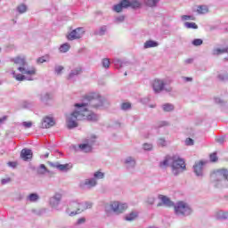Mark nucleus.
I'll return each instance as SVG.
<instances>
[{
  "instance_id": "obj_43",
  "label": "nucleus",
  "mask_w": 228,
  "mask_h": 228,
  "mask_svg": "<svg viewBox=\"0 0 228 228\" xmlns=\"http://www.w3.org/2000/svg\"><path fill=\"white\" fill-rule=\"evenodd\" d=\"M191 44L194 45V47H199L204 44V41L200 38H196L191 42Z\"/></svg>"
},
{
  "instance_id": "obj_56",
  "label": "nucleus",
  "mask_w": 228,
  "mask_h": 228,
  "mask_svg": "<svg viewBox=\"0 0 228 228\" xmlns=\"http://www.w3.org/2000/svg\"><path fill=\"white\" fill-rule=\"evenodd\" d=\"M193 143H195V141H193V139L191 138H187L185 140V145L191 146L193 145Z\"/></svg>"
},
{
  "instance_id": "obj_18",
  "label": "nucleus",
  "mask_w": 228,
  "mask_h": 228,
  "mask_svg": "<svg viewBox=\"0 0 228 228\" xmlns=\"http://www.w3.org/2000/svg\"><path fill=\"white\" fill-rule=\"evenodd\" d=\"M126 170H133L136 167V159L133 157H126L124 160Z\"/></svg>"
},
{
  "instance_id": "obj_1",
  "label": "nucleus",
  "mask_w": 228,
  "mask_h": 228,
  "mask_svg": "<svg viewBox=\"0 0 228 228\" xmlns=\"http://www.w3.org/2000/svg\"><path fill=\"white\" fill-rule=\"evenodd\" d=\"M86 102L76 103L75 111L66 116V126L69 129H76L79 126V120H88V122H97L99 116L90 110L88 106L92 108H100L104 106V98L99 96L94 98L92 95L86 96Z\"/></svg>"
},
{
  "instance_id": "obj_34",
  "label": "nucleus",
  "mask_w": 228,
  "mask_h": 228,
  "mask_svg": "<svg viewBox=\"0 0 228 228\" xmlns=\"http://www.w3.org/2000/svg\"><path fill=\"white\" fill-rule=\"evenodd\" d=\"M27 200H28V202H37V200H40V196L37 193H30L27 197Z\"/></svg>"
},
{
  "instance_id": "obj_30",
  "label": "nucleus",
  "mask_w": 228,
  "mask_h": 228,
  "mask_svg": "<svg viewBox=\"0 0 228 228\" xmlns=\"http://www.w3.org/2000/svg\"><path fill=\"white\" fill-rule=\"evenodd\" d=\"M159 44L156 41L148 40L144 43V49H151V47H158Z\"/></svg>"
},
{
  "instance_id": "obj_63",
  "label": "nucleus",
  "mask_w": 228,
  "mask_h": 228,
  "mask_svg": "<svg viewBox=\"0 0 228 228\" xmlns=\"http://www.w3.org/2000/svg\"><path fill=\"white\" fill-rule=\"evenodd\" d=\"M187 65L193 63V58H190L184 61Z\"/></svg>"
},
{
  "instance_id": "obj_60",
  "label": "nucleus",
  "mask_w": 228,
  "mask_h": 228,
  "mask_svg": "<svg viewBox=\"0 0 228 228\" xmlns=\"http://www.w3.org/2000/svg\"><path fill=\"white\" fill-rule=\"evenodd\" d=\"M8 167H11V168H17V162H8Z\"/></svg>"
},
{
  "instance_id": "obj_36",
  "label": "nucleus",
  "mask_w": 228,
  "mask_h": 228,
  "mask_svg": "<svg viewBox=\"0 0 228 228\" xmlns=\"http://www.w3.org/2000/svg\"><path fill=\"white\" fill-rule=\"evenodd\" d=\"M184 28L187 29H199V26L195 22H184L183 23Z\"/></svg>"
},
{
  "instance_id": "obj_52",
  "label": "nucleus",
  "mask_w": 228,
  "mask_h": 228,
  "mask_svg": "<svg viewBox=\"0 0 228 228\" xmlns=\"http://www.w3.org/2000/svg\"><path fill=\"white\" fill-rule=\"evenodd\" d=\"M63 69H64L63 66H56L54 70H55L56 74L58 76H60V74H61Z\"/></svg>"
},
{
  "instance_id": "obj_51",
  "label": "nucleus",
  "mask_w": 228,
  "mask_h": 228,
  "mask_svg": "<svg viewBox=\"0 0 228 228\" xmlns=\"http://www.w3.org/2000/svg\"><path fill=\"white\" fill-rule=\"evenodd\" d=\"M146 202H147V204H150V206H152V204H154V202H156V198L148 197Z\"/></svg>"
},
{
  "instance_id": "obj_54",
  "label": "nucleus",
  "mask_w": 228,
  "mask_h": 228,
  "mask_svg": "<svg viewBox=\"0 0 228 228\" xmlns=\"http://www.w3.org/2000/svg\"><path fill=\"white\" fill-rule=\"evenodd\" d=\"M142 149H144V151H151L152 150V144H151V143H144L142 145Z\"/></svg>"
},
{
  "instance_id": "obj_46",
  "label": "nucleus",
  "mask_w": 228,
  "mask_h": 228,
  "mask_svg": "<svg viewBox=\"0 0 228 228\" xmlns=\"http://www.w3.org/2000/svg\"><path fill=\"white\" fill-rule=\"evenodd\" d=\"M124 20H126V16L124 15L118 16L115 19L116 24H120V22H124Z\"/></svg>"
},
{
  "instance_id": "obj_28",
  "label": "nucleus",
  "mask_w": 228,
  "mask_h": 228,
  "mask_svg": "<svg viewBox=\"0 0 228 228\" xmlns=\"http://www.w3.org/2000/svg\"><path fill=\"white\" fill-rule=\"evenodd\" d=\"M162 110L166 113H170V111H174V110H175V107L172 103H164L162 105Z\"/></svg>"
},
{
  "instance_id": "obj_22",
  "label": "nucleus",
  "mask_w": 228,
  "mask_h": 228,
  "mask_svg": "<svg viewBox=\"0 0 228 228\" xmlns=\"http://www.w3.org/2000/svg\"><path fill=\"white\" fill-rule=\"evenodd\" d=\"M216 219L224 222L228 219V212L224 210H219L216 213Z\"/></svg>"
},
{
  "instance_id": "obj_37",
  "label": "nucleus",
  "mask_w": 228,
  "mask_h": 228,
  "mask_svg": "<svg viewBox=\"0 0 228 228\" xmlns=\"http://www.w3.org/2000/svg\"><path fill=\"white\" fill-rule=\"evenodd\" d=\"M95 138H96L95 135H93V136L86 139L85 143H86L90 147L94 148V145L95 144Z\"/></svg>"
},
{
  "instance_id": "obj_3",
  "label": "nucleus",
  "mask_w": 228,
  "mask_h": 228,
  "mask_svg": "<svg viewBox=\"0 0 228 228\" xmlns=\"http://www.w3.org/2000/svg\"><path fill=\"white\" fill-rule=\"evenodd\" d=\"M210 181L215 188H227L228 170L222 168L214 171L210 175Z\"/></svg>"
},
{
  "instance_id": "obj_55",
  "label": "nucleus",
  "mask_w": 228,
  "mask_h": 228,
  "mask_svg": "<svg viewBox=\"0 0 228 228\" xmlns=\"http://www.w3.org/2000/svg\"><path fill=\"white\" fill-rule=\"evenodd\" d=\"M182 20H194V18L191 15H183Z\"/></svg>"
},
{
  "instance_id": "obj_27",
  "label": "nucleus",
  "mask_w": 228,
  "mask_h": 228,
  "mask_svg": "<svg viewBox=\"0 0 228 228\" xmlns=\"http://www.w3.org/2000/svg\"><path fill=\"white\" fill-rule=\"evenodd\" d=\"M78 148L82 152H92L94 149L92 146L88 145L86 142L79 144Z\"/></svg>"
},
{
  "instance_id": "obj_61",
  "label": "nucleus",
  "mask_w": 228,
  "mask_h": 228,
  "mask_svg": "<svg viewBox=\"0 0 228 228\" xmlns=\"http://www.w3.org/2000/svg\"><path fill=\"white\" fill-rule=\"evenodd\" d=\"M45 61H47V60H45V57H39L37 59V63H45Z\"/></svg>"
},
{
  "instance_id": "obj_10",
  "label": "nucleus",
  "mask_w": 228,
  "mask_h": 228,
  "mask_svg": "<svg viewBox=\"0 0 228 228\" xmlns=\"http://www.w3.org/2000/svg\"><path fill=\"white\" fill-rule=\"evenodd\" d=\"M204 161L201 160L198 163H195V165L193 166V172L196 177H200V179L204 177Z\"/></svg>"
},
{
  "instance_id": "obj_57",
  "label": "nucleus",
  "mask_w": 228,
  "mask_h": 228,
  "mask_svg": "<svg viewBox=\"0 0 228 228\" xmlns=\"http://www.w3.org/2000/svg\"><path fill=\"white\" fill-rule=\"evenodd\" d=\"M165 126H168V122L167 121H160L159 124H157V128H159V127H165Z\"/></svg>"
},
{
  "instance_id": "obj_19",
  "label": "nucleus",
  "mask_w": 228,
  "mask_h": 228,
  "mask_svg": "<svg viewBox=\"0 0 228 228\" xmlns=\"http://www.w3.org/2000/svg\"><path fill=\"white\" fill-rule=\"evenodd\" d=\"M13 77L16 81H33V77H29V75L26 76V74H17L14 70L12 71Z\"/></svg>"
},
{
  "instance_id": "obj_50",
  "label": "nucleus",
  "mask_w": 228,
  "mask_h": 228,
  "mask_svg": "<svg viewBox=\"0 0 228 228\" xmlns=\"http://www.w3.org/2000/svg\"><path fill=\"white\" fill-rule=\"evenodd\" d=\"M12 183V178H10V177L3 178V179L1 180V184H2V185L8 184V183Z\"/></svg>"
},
{
  "instance_id": "obj_53",
  "label": "nucleus",
  "mask_w": 228,
  "mask_h": 228,
  "mask_svg": "<svg viewBox=\"0 0 228 228\" xmlns=\"http://www.w3.org/2000/svg\"><path fill=\"white\" fill-rule=\"evenodd\" d=\"M22 126H23V127H26V129H29V127H32V126H33V123L32 122H30V121H24L23 123H22Z\"/></svg>"
},
{
  "instance_id": "obj_41",
  "label": "nucleus",
  "mask_w": 228,
  "mask_h": 228,
  "mask_svg": "<svg viewBox=\"0 0 228 228\" xmlns=\"http://www.w3.org/2000/svg\"><path fill=\"white\" fill-rule=\"evenodd\" d=\"M217 79H219V81H228V73L224 72V73L219 74L217 76Z\"/></svg>"
},
{
  "instance_id": "obj_40",
  "label": "nucleus",
  "mask_w": 228,
  "mask_h": 228,
  "mask_svg": "<svg viewBox=\"0 0 228 228\" xmlns=\"http://www.w3.org/2000/svg\"><path fill=\"white\" fill-rule=\"evenodd\" d=\"M17 12H19L20 13H26L28 12V6H26V4H21L18 5Z\"/></svg>"
},
{
  "instance_id": "obj_6",
  "label": "nucleus",
  "mask_w": 228,
  "mask_h": 228,
  "mask_svg": "<svg viewBox=\"0 0 228 228\" xmlns=\"http://www.w3.org/2000/svg\"><path fill=\"white\" fill-rule=\"evenodd\" d=\"M152 88L154 94H161V92H166L167 94H170L172 92V87H167V82L163 79L156 78L152 82Z\"/></svg>"
},
{
  "instance_id": "obj_13",
  "label": "nucleus",
  "mask_w": 228,
  "mask_h": 228,
  "mask_svg": "<svg viewBox=\"0 0 228 228\" xmlns=\"http://www.w3.org/2000/svg\"><path fill=\"white\" fill-rule=\"evenodd\" d=\"M80 74H83V68L77 67L70 70L67 79L69 81H76V77H77V76H80Z\"/></svg>"
},
{
  "instance_id": "obj_31",
  "label": "nucleus",
  "mask_w": 228,
  "mask_h": 228,
  "mask_svg": "<svg viewBox=\"0 0 228 228\" xmlns=\"http://www.w3.org/2000/svg\"><path fill=\"white\" fill-rule=\"evenodd\" d=\"M53 99V96H51V94L49 93H44L40 94V101L41 102H49Z\"/></svg>"
},
{
  "instance_id": "obj_23",
  "label": "nucleus",
  "mask_w": 228,
  "mask_h": 228,
  "mask_svg": "<svg viewBox=\"0 0 228 228\" xmlns=\"http://www.w3.org/2000/svg\"><path fill=\"white\" fill-rule=\"evenodd\" d=\"M106 31H108V27L106 25H103L100 27L98 29H95L94 31V35L95 37H104V35H106Z\"/></svg>"
},
{
  "instance_id": "obj_44",
  "label": "nucleus",
  "mask_w": 228,
  "mask_h": 228,
  "mask_svg": "<svg viewBox=\"0 0 228 228\" xmlns=\"http://www.w3.org/2000/svg\"><path fill=\"white\" fill-rule=\"evenodd\" d=\"M121 110H123V111H127V110H131V103H129V102H123L121 104Z\"/></svg>"
},
{
  "instance_id": "obj_15",
  "label": "nucleus",
  "mask_w": 228,
  "mask_h": 228,
  "mask_svg": "<svg viewBox=\"0 0 228 228\" xmlns=\"http://www.w3.org/2000/svg\"><path fill=\"white\" fill-rule=\"evenodd\" d=\"M124 8H130L129 0H121L119 4L113 6V10L117 12V13H120Z\"/></svg>"
},
{
  "instance_id": "obj_25",
  "label": "nucleus",
  "mask_w": 228,
  "mask_h": 228,
  "mask_svg": "<svg viewBox=\"0 0 228 228\" xmlns=\"http://www.w3.org/2000/svg\"><path fill=\"white\" fill-rule=\"evenodd\" d=\"M37 173L39 175H44L45 174H51V171H49V169H47V167H45V165L41 164L37 169Z\"/></svg>"
},
{
  "instance_id": "obj_8",
  "label": "nucleus",
  "mask_w": 228,
  "mask_h": 228,
  "mask_svg": "<svg viewBox=\"0 0 228 228\" xmlns=\"http://www.w3.org/2000/svg\"><path fill=\"white\" fill-rule=\"evenodd\" d=\"M85 28L78 27L73 29L69 35L67 36L68 40H79V38H83L85 35Z\"/></svg>"
},
{
  "instance_id": "obj_59",
  "label": "nucleus",
  "mask_w": 228,
  "mask_h": 228,
  "mask_svg": "<svg viewBox=\"0 0 228 228\" xmlns=\"http://www.w3.org/2000/svg\"><path fill=\"white\" fill-rule=\"evenodd\" d=\"M92 206L93 204L91 202H84V207L86 208V210L92 209Z\"/></svg>"
},
{
  "instance_id": "obj_12",
  "label": "nucleus",
  "mask_w": 228,
  "mask_h": 228,
  "mask_svg": "<svg viewBox=\"0 0 228 228\" xmlns=\"http://www.w3.org/2000/svg\"><path fill=\"white\" fill-rule=\"evenodd\" d=\"M61 202V193H55L49 200V204H50L51 208H53V209H58V206H60Z\"/></svg>"
},
{
  "instance_id": "obj_4",
  "label": "nucleus",
  "mask_w": 228,
  "mask_h": 228,
  "mask_svg": "<svg viewBox=\"0 0 228 228\" xmlns=\"http://www.w3.org/2000/svg\"><path fill=\"white\" fill-rule=\"evenodd\" d=\"M12 61L13 63H15V65H19L18 70L19 72H20V74H25L26 76H28L30 77H33V76L37 75V69L28 68V61H26V58L16 57L12 59Z\"/></svg>"
},
{
  "instance_id": "obj_21",
  "label": "nucleus",
  "mask_w": 228,
  "mask_h": 228,
  "mask_svg": "<svg viewBox=\"0 0 228 228\" xmlns=\"http://www.w3.org/2000/svg\"><path fill=\"white\" fill-rule=\"evenodd\" d=\"M113 63L115 65L116 69H122L124 67H127V66L131 65V62L122 61V60H119V59L114 60Z\"/></svg>"
},
{
  "instance_id": "obj_14",
  "label": "nucleus",
  "mask_w": 228,
  "mask_h": 228,
  "mask_svg": "<svg viewBox=\"0 0 228 228\" xmlns=\"http://www.w3.org/2000/svg\"><path fill=\"white\" fill-rule=\"evenodd\" d=\"M52 168H57L61 172H68L70 170V165L69 164H60L59 162H48Z\"/></svg>"
},
{
  "instance_id": "obj_45",
  "label": "nucleus",
  "mask_w": 228,
  "mask_h": 228,
  "mask_svg": "<svg viewBox=\"0 0 228 228\" xmlns=\"http://www.w3.org/2000/svg\"><path fill=\"white\" fill-rule=\"evenodd\" d=\"M110 59L105 58L102 60V68L103 69H110Z\"/></svg>"
},
{
  "instance_id": "obj_47",
  "label": "nucleus",
  "mask_w": 228,
  "mask_h": 228,
  "mask_svg": "<svg viewBox=\"0 0 228 228\" xmlns=\"http://www.w3.org/2000/svg\"><path fill=\"white\" fill-rule=\"evenodd\" d=\"M209 158L212 163H216V161H218V157L216 156V152L210 154Z\"/></svg>"
},
{
  "instance_id": "obj_64",
  "label": "nucleus",
  "mask_w": 228,
  "mask_h": 228,
  "mask_svg": "<svg viewBox=\"0 0 228 228\" xmlns=\"http://www.w3.org/2000/svg\"><path fill=\"white\" fill-rule=\"evenodd\" d=\"M141 102L142 104H147L149 102V98H142V99H141Z\"/></svg>"
},
{
  "instance_id": "obj_11",
  "label": "nucleus",
  "mask_w": 228,
  "mask_h": 228,
  "mask_svg": "<svg viewBox=\"0 0 228 228\" xmlns=\"http://www.w3.org/2000/svg\"><path fill=\"white\" fill-rule=\"evenodd\" d=\"M97 186V180L95 178H90V179H86L83 183H80V188L82 190H91V188H95Z\"/></svg>"
},
{
  "instance_id": "obj_58",
  "label": "nucleus",
  "mask_w": 228,
  "mask_h": 228,
  "mask_svg": "<svg viewBox=\"0 0 228 228\" xmlns=\"http://www.w3.org/2000/svg\"><path fill=\"white\" fill-rule=\"evenodd\" d=\"M22 106L25 109L31 108V102L25 101V102H23Z\"/></svg>"
},
{
  "instance_id": "obj_35",
  "label": "nucleus",
  "mask_w": 228,
  "mask_h": 228,
  "mask_svg": "<svg viewBox=\"0 0 228 228\" xmlns=\"http://www.w3.org/2000/svg\"><path fill=\"white\" fill-rule=\"evenodd\" d=\"M74 204H77V201L70 202L69 208L66 210V213H68V215L69 216H70V213H72V211H77L78 210V207L74 206Z\"/></svg>"
},
{
  "instance_id": "obj_9",
  "label": "nucleus",
  "mask_w": 228,
  "mask_h": 228,
  "mask_svg": "<svg viewBox=\"0 0 228 228\" xmlns=\"http://www.w3.org/2000/svg\"><path fill=\"white\" fill-rule=\"evenodd\" d=\"M159 200H160V203L157 204V208H161L162 206H166V208H173L175 206V203L170 200V198L165 196V195H159L158 196Z\"/></svg>"
},
{
  "instance_id": "obj_7",
  "label": "nucleus",
  "mask_w": 228,
  "mask_h": 228,
  "mask_svg": "<svg viewBox=\"0 0 228 228\" xmlns=\"http://www.w3.org/2000/svg\"><path fill=\"white\" fill-rule=\"evenodd\" d=\"M126 209H127V204L121 203L119 201H112L105 207V211L107 213L112 211L113 213H116V215H120L121 213H124Z\"/></svg>"
},
{
  "instance_id": "obj_49",
  "label": "nucleus",
  "mask_w": 228,
  "mask_h": 228,
  "mask_svg": "<svg viewBox=\"0 0 228 228\" xmlns=\"http://www.w3.org/2000/svg\"><path fill=\"white\" fill-rule=\"evenodd\" d=\"M86 223V218L85 217H80L77 220L76 225H83V224Z\"/></svg>"
},
{
  "instance_id": "obj_16",
  "label": "nucleus",
  "mask_w": 228,
  "mask_h": 228,
  "mask_svg": "<svg viewBox=\"0 0 228 228\" xmlns=\"http://www.w3.org/2000/svg\"><path fill=\"white\" fill-rule=\"evenodd\" d=\"M20 158L23 161H31L33 159V151L24 148L20 151Z\"/></svg>"
},
{
  "instance_id": "obj_26",
  "label": "nucleus",
  "mask_w": 228,
  "mask_h": 228,
  "mask_svg": "<svg viewBox=\"0 0 228 228\" xmlns=\"http://www.w3.org/2000/svg\"><path fill=\"white\" fill-rule=\"evenodd\" d=\"M214 102L221 108H225L227 106V101H225L224 98L215 97Z\"/></svg>"
},
{
  "instance_id": "obj_17",
  "label": "nucleus",
  "mask_w": 228,
  "mask_h": 228,
  "mask_svg": "<svg viewBox=\"0 0 228 228\" xmlns=\"http://www.w3.org/2000/svg\"><path fill=\"white\" fill-rule=\"evenodd\" d=\"M56 123L54 122V118L52 117H45L42 120L41 127L43 129H49L50 127H53Z\"/></svg>"
},
{
  "instance_id": "obj_38",
  "label": "nucleus",
  "mask_w": 228,
  "mask_h": 228,
  "mask_svg": "<svg viewBox=\"0 0 228 228\" xmlns=\"http://www.w3.org/2000/svg\"><path fill=\"white\" fill-rule=\"evenodd\" d=\"M140 6H142V3H140V1L138 0L130 1V8L136 9V8H140Z\"/></svg>"
},
{
  "instance_id": "obj_2",
  "label": "nucleus",
  "mask_w": 228,
  "mask_h": 228,
  "mask_svg": "<svg viewBox=\"0 0 228 228\" xmlns=\"http://www.w3.org/2000/svg\"><path fill=\"white\" fill-rule=\"evenodd\" d=\"M167 167H171L174 175H179L186 170L184 159L177 156H166L165 159L159 163V167L167 168Z\"/></svg>"
},
{
  "instance_id": "obj_29",
  "label": "nucleus",
  "mask_w": 228,
  "mask_h": 228,
  "mask_svg": "<svg viewBox=\"0 0 228 228\" xmlns=\"http://www.w3.org/2000/svg\"><path fill=\"white\" fill-rule=\"evenodd\" d=\"M208 12H209V8L208 7V5H199L197 7V12L200 15H204L206 13H208Z\"/></svg>"
},
{
  "instance_id": "obj_24",
  "label": "nucleus",
  "mask_w": 228,
  "mask_h": 228,
  "mask_svg": "<svg viewBox=\"0 0 228 228\" xmlns=\"http://www.w3.org/2000/svg\"><path fill=\"white\" fill-rule=\"evenodd\" d=\"M135 218H138V211H132L125 216L126 222H134Z\"/></svg>"
},
{
  "instance_id": "obj_48",
  "label": "nucleus",
  "mask_w": 228,
  "mask_h": 228,
  "mask_svg": "<svg viewBox=\"0 0 228 228\" xmlns=\"http://www.w3.org/2000/svg\"><path fill=\"white\" fill-rule=\"evenodd\" d=\"M158 145H159L160 147H165L167 145V141L165 140V138H159Z\"/></svg>"
},
{
  "instance_id": "obj_62",
  "label": "nucleus",
  "mask_w": 228,
  "mask_h": 228,
  "mask_svg": "<svg viewBox=\"0 0 228 228\" xmlns=\"http://www.w3.org/2000/svg\"><path fill=\"white\" fill-rule=\"evenodd\" d=\"M216 142H217V143H224V142H225V138L224 137H218L216 139Z\"/></svg>"
},
{
  "instance_id": "obj_20",
  "label": "nucleus",
  "mask_w": 228,
  "mask_h": 228,
  "mask_svg": "<svg viewBox=\"0 0 228 228\" xmlns=\"http://www.w3.org/2000/svg\"><path fill=\"white\" fill-rule=\"evenodd\" d=\"M73 206L78 207V210L71 211L69 213V216H76V215H79L80 213H83V211H86L85 208V202L82 203H74Z\"/></svg>"
},
{
  "instance_id": "obj_42",
  "label": "nucleus",
  "mask_w": 228,
  "mask_h": 228,
  "mask_svg": "<svg viewBox=\"0 0 228 228\" xmlns=\"http://www.w3.org/2000/svg\"><path fill=\"white\" fill-rule=\"evenodd\" d=\"M95 179V181H97V179H104V173L101 172V171H97L94 174V178Z\"/></svg>"
},
{
  "instance_id": "obj_32",
  "label": "nucleus",
  "mask_w": 228,
  "mask_h": 228,
  "mask_svg": "<svg viewBox=\"0 0 228 228\" xmlns=\"http://www.w3.org/2000/svg\"><path fill=\"white\" fill-rule=\"evenodd\" d=\"M158 3H159V0H144V4L149 8H156Z\"/></svg>"
},
{
  "instance_id": "obj_33",
  "label": "nucleus",
  "mask_w": 228,
  "mask_h": 228,
  "mask_svg": "<svg viewBox=\"0 0 228 228\" xmlns=\"http://www.w3.org/2000/svg\"><path fill=\"white\" fill-rule=\"evenodd\" d=\"M227 53L226 47L225 48H215L212 51L213 56H220V54H225Z\"/></svg>"
},
{
  "instance_id": "obj_5",
  "label": "nucleus",
  "mask_w": 228,
  "mask_h": 228,
  "mask_svg": "<svg viewBox=\"0 0 228 228\" xmlns=\"http://www.w3.org/2000/svg\"><path fill=\"white\" fill-rule=\"evenodd\" d=\"M173 207L176 216H190L193 213L190 204L184 201H177Z\"/></svg>"
},
{
  "instance_id": "obj_39",
  "label": "nucleus",
  "mask_w": 228,
  "mask_h": 228,
  "mask_svg": "<svg viewBox=\"0 0 228 228\" xmlns=\"http://www.w3.org/2000/svg\"><path fill=\"white\" fill-rule=\"evenodd\" d=\"M70 50V45L69 43H65L61 45L60 51L61 53H68Z\"/></svg>"
}]
</instances>
